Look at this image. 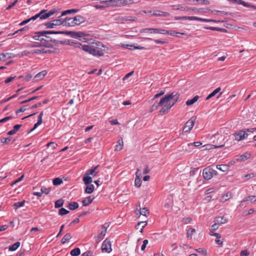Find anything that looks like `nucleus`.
<instances>
[{
	"label": "nucleus",
	"instance_id": "obj_1",
	"mask_svg": "<svg viewBox=\"0 0 256 256\" xmlns=\"http://www.w3.org/2000/svg\"><path fill=\"white\" fill-rule=\"evenodd\" d=\"M75 48H80L84 51L94 56H101L104 55V52L108 48L100 42L92 43L90 44H82L80 42H72Z\"/></svg>",
	"mask_w": 256,
	"mask_h": 256
},
{
	"label": "nucleus",
	"instance_id": "obj_2",
	"mask_svg": "<svg viewBox=\"0 0 256 256\" xmlns=\"http://www.w3.org/2000/svg\"><path fill=\"white\" fill-rule=\"evenodd\" d=\"M46 34H64L69 35L73 38H82L86 35L82 32L42 30L35 32L32 38L35 40H40V43L44 42L45 38L43 37H45Z\"/></svg>",
	"mask_w": 256,
	"mask_h": 256
},
{
	"label": "nucleus",
	"instance_id": "obj_3",
	"mask_svg": "<svg viewBox=\"0 0 256 256\" xmlns=\"http://www.w3.org/2000/svg\"><path fill=\"white\" fill-rule=\"evenodd\" d=\"M49 34H46L45 36L44 44H48L51 46V47H47L48 48H52L54 46H58L59 44H68L66 40H60L58 38L48 36Z\"/></svg>",
	"mask_w": 256,
	"mask_h": 256
},
{
	"label": "nucleus",
	"instance_id": "obj_4",
	"mask_svg": "<svg viewBox=\"0 0 256 256\" xmlns=\"http://www.w3.org/2000/svg\"><path fill=\"white\" fill-rule=\"evenodd\" d=\"M86 18L84 17L78 15L74 18H72L71 22L66 23V26H74L76 25H80L84 22Z\"/></svg>",
	"mask_w": 256,
	"mask_h": 256
},
{
	"label": "nucleus",
	"instance_id": "obj_5",
	"mask_svg": "<svg viewBox=\"0 0 256 256\" xmlns=\"http://www.w3.org/2000/svg\"><path fill=\"white\" fill-rule=\"evenodd\" d=\"M217 174V172L210 167L206 168L202 170V176L206 180L211 179L214 175Z\"/></svg>",
	"mask_w": 256,
	"mask_h": 256
},
{
	"label": "nucleus",
	"instance_id": "obj_6",
	"mask_svg": "<svg viewBox=\"0 0 256 256\" xmlns=\"http://www.w3.org/2000/svg\"><path fill=\"white\" fill-rule=\"evenodd\" d=\"M196 118L195 116L192 117L185 124L183 132H189L193 128Z\"/></svg>",
	"mask_w": 256,
	"mask_h": 256
},
{
	"label": "nucleus",
	"instance_id": "obj_7",
	"mask_svg": "<svg viewBox=\"0 0 256 256\" xmlns=\"http://www.w3.org/2000/svg\"><path fill=\"white\" fill-rule=\"evenodd\" d=\"M64 24L63 18H58L52 20L50 22L44 24V26L47 28H52L54 26H60Z\"/></svg>",
	"mask_w": 256,
	"mask_h": 256
},
{
	"label": "nucleus",
	"instance_id": "obj_8",
	"mask_svg": "<svg viewBox=\"0 0 256 256\" xmlns=\"http://www.w3.org/2000/svg\"><path fill=\"white\" fill-rule=\"evenodd\" d=\"M230 2L233 3V4H242L245 7L247 8H252L254 10H256V6L250 3L246 2L244 0H227Z\"/></svg>",
	"mask_w": 256,
	"mask_h": 256
},
{
	"label": "nucleus",
	"instance_id": "obj_9",
	"mask_svg": "<svg viewBox=\"0 0 256 256\" xmlns=\"http://www.w3.org/2000/svg\"><path fill=\"white\" fill-rule=\"evenodd\" d=\"M106 224L102 226L101 229L100 230V233L96 236L95 237L96 241L97 242H100L101 240H102L104 238V237L105 236V235L106 234V229H107L108 227V225L107 226H105Z\"/></svg>",
	"mask_w": 256,
	"mask_h": 256
},
{
	"label": "nucleus",
	"instance_id": "obj_10",
	"mask_svg": "<svg viewBox=\"0 0 256 256\" xmlns=\"http://www.w3.org/2000/svg\"><path fill=\"white\" fill-rule=\"evenodd\" d=\"M248 135V134L246 133V131H244V130H240L234 134V140L237 141L242 140L244 139Z\"/></svg>",
	"mask_w": 256,
	"mask_h": 256
},
{
	"label": "nucleus",
	"instance_id": "obj_11",
	"mask_svg": "<svg viewBox=\"0 0 256 256\" xmlns=\"http://www.w3.org/2000/svg\"><path fill=\"white\" fill-rule=\"evenodd\" d=\"M172 98V96L170 95H165L160 99L159 102H156L153 104L158 108L160 106H162L166 104H168V100Z\"/></svg>",
	"mask_w": 256,
	"mask_h": 256
},
{
	"label": "nucleus",
	"instance_id": "obj_12",
	"mask_svg": "<svg viewBox=\"0 0 256 256\" xmlns=\"http://www.w3.org/2000/svg\"><path fill=\"white\" fill-rule=\"evenodd\" d=\"M166 95H170L172 96L168 100L169 103L168 104V106L172 105V107L178 102L180 96V94L174 92Z\"/></svg>",
	"mask_w": 256,
	"mask_h": 256
},
{
	"label": "nucleus",
	"instance_id": "obj_13",
	"mask_svg": "<svg viewBox=\"0 0 256 256\" xmlns=\"http://www.w3.org/2000/svg\"><path fill=\"white\" fill-rule=\"evenodd\" d=\"M111 243L108 239L105 240L102 246V252H110L111 251Z\"/></svg>",
	"mask_w": 256,
	"mask_h": 256
},
{
	"label": "nucleus",
	"instance_id": "obj_14",
	"mask_svg": "<svg viewBox=\"0 0 256 256\" xmlns=\"http://www.w3.org/2000/svg\"><path fill=\"white\" fill-rule=\"evenodd\" d=\"M164 29L160 28H142L140 30V32H150V33L155 34H163Z\"/></svg>",
	"mask_w": 256,
	"mask_h": 256
},
{
	"label": "nucleus",
	"instance_id": "obj_15",
	"mask_svg": "<svg viewBox=\"0 0 256 256\" xmlns=\"http://www.w3.org/2000/svg\"><path fill=\"white\" fill-rule=\"evenodd\" d=\"M27 46L29 47V48H36V47H41V46L51 47V46L48 44H44L43 42L40 43V42H36L34 44H30V43L28 44Z\"/></svg>",
	"mask_w": 256,
	"mask_h": 256
},
{
	"label": "nucleus",
	"instance_id": "obj_16",
	"mask_svg": "<svg viewBox=\"0 0 256 256\" xmlns=\"http://www.w3.org/2000/svg\"><path fill=\"white\" fill-rule=\"evenodd\" d=\"M47 72L46 70H42L38 74H36L34 78V81H38L42 79L44 76L46 74Z\"/></svg>",
	"mask_w": 256,
	"mask_h": 256
},
{
	"label": "nucleus",
	"instance_id": "obj_17",
	"mask_svg": "<svg viewBox=\"0 0 256 256\" xmlns=\"http://www.w3.org/2000/svg\"><path fill=\"white\" fill-rule=\"evenodd\" d=\"M98 166H96L94 167H93L91 169H88L86 171V175L90 176V175H93L94 176H95L98 173V172L96 171V170L98 168Z\"/></svg>",
	"mask_w": 256,
	"mask_h": 256
},
{
	"label": "nucleus",
	"instance_id": "obj_18",
	"mask_svg": "<svg viewBox=\"0 0 256 256\" xmlns=\"http://www.w3.org/2000/svg\"><path fill=\"white\" fill-rule=\"evenodd\" d=\"M94 198L92 196H90L87 197L86 198L82 200V203L84 206H87L90 204L94 200Z\"/></svg>",
	"mask_w": 256,
	"mask_h": 256
},
{
	"label": "nucleus",
	"instance_id": "obj_19",
	"mask_svg": "<svg viewBox=\"0 0 256 256\" xmlns=\"http://www.w3.org/2000/svg\"><path fill=\"white\" fill-rule=\"evenodd\" d=\"M22 126V124H16L13 127L12 130L8 131L7 132V134L10 135V136H12V135L14 134H15L16 133V132L21 128Z\"/></svg>",
	"mask_w": 256,
	"mask_h": 256
},
{
	"label": "nucleus",
	"instance_id": "obj_20",
	"mask_svg": "<svg viewBox=\"0 0 256 256\" xmlns=\"http://www.w3.org/2000/svg\"><path fill=\"white\" fill-rule=\"evenodd\" d=\"M147 224L146 221H142L138 222L136 225L135 226V228L136 230L140 229V232H143V228H144Z\"/></svg>",
	"mask_w": 256,
	"mask_h": 256
},
{
	"label": "nucleus",
	"instance_id": "obj_21",
	"mask_svg": "<svg viewBox=\"0 0 256 256\" xmlns=\"http://www.w3.org/2000/svg\"><path fill=\"white\" fill-rule=\"evenodd\" d=\"M123 47L129 50L138 49V50H145L146 48L144 46H134L132 44H123Z\"/></svg>",
	"mask_w": 256,
	"mask_h": 256
},
{
	"label": "nucleus",
	"instance_id": "obj_22",
	"mask_svg": "<svg viewBox=\"0 0 256 256\" xmlns=\"http://www.w3.org/2000/svg\"><path fill=\"white\" fill-rule=\"evenodd\" d=\"M140 171V170L139 168L136 170V178L134 182L135 186L138 188L140 187L142 184L141 178H140V176L138 175V174Z\"/></svg>",
	"mask_w": 256,
	"mask_h": 256
},
{
	"label": "nucleus",
	"instance_id": "obj_23",
	"mask_svg": "<svg viewBox=\"0 0 256 256\" xmlns=\"http://www.w3.org/2000/svg\"><path fill=\"white\" fill-rule=\"evenodd\" d=\"M124 142L122 138H120L117 141V144L116 146L115 150L120 151L122 150L123 148Z\"/></svg>",
	"mask_w": 256,
	"mask_h": 256
},
{
	"label": "nucleus",
	"instance_id": "obj_24",
	"mask_svg": "<svg viewBox=\"0 0 256 256\" xmlns=\"http://www.w3.org/2000/svg\"><path fill=\"white\" fill-rule=\"evenodd\" d=\"M46 10H42L39 12L40 20H45L50 17L49 14L46 12Z\"/></svg>",
	"mask_w": 256,
	"mask_h": 256
},
{
	"label": "nucleus",
	"instance_id": "obj_25",
	"mask_svg": "<svg viewBox=\"0 0 256 256\" xmlns=\"http://www.w3.org/2000/svg\"><path fill=\"white\" fill-rule=\"evenodd\" d=\"M172 105H164L162 108L159 111V113L162 114L168 113V110L171 108Z\"/></svg>",
	"mask_w": 256,
	"mask_h": 256
},
{
	"label": "nucleus",
	"instance_id": "obj_26",
	"mask_svg": "<svg viewBox=\"0 0 256 256\" xmlns=\"http://www.w3.org/2000/svg\"><path fill=\"white\" fill-rule=\"evenodd\" d=\"M78 11V9H71V10H64L62 12V14L61 16L59 17V18L62 16H66L68 14L76 13Z\"/></svg>",
	"mask_w": 256,
	"mask_h": 256
},
{
	"label": "nucleus",
	"instance_id": "obj_27",
	"mask_svg": "<svg viewBox=\"0 0 256 256\" xmlns=\"http://www.w3.org/2000/svg\"><path fill=\"white\" fill-rule=\"evenodd\" d=\"M94 186L92 184H87L84 192L86 194H92L94 190Z\"/></svg>",
	"mask_w": 256,
	"mask_h": 256
},
{
	"label": "nucleus",
	"instance_id": "obj_28",
	"mask_svg": "<svg viewBox=\"0 0 256 256\" xmlns=\"http://www.w3.org/2000/svg\"><path fill=\"white\" fill-rule=\"evenodd\" d=\"M82 180L86 185L91 184L92 182V178L89 176L86 175V174L84 175Z\"/></svg>",
	"mask_w": 256,
	"mask_h": 256
},
{
	"label": "nucleus",
	"instance_id": "obj_29",
	"mask_svg": "<svg viewBox=\"0 0 256 256\" xmlns=\"http://www.w3.org/2000/svg\"><path fill=\"white\" fill-rule=\"evenodd\" d=\"M199 96H194L192 98L188 100L186 102V104L187 106H190L195 103L198 99Z\"/></svg>",
	"mask_w": 256,
	"mask_h": 256
},
{
	"label": "nucleus",
	"instance_id": "obj_30",
	"mask_svg": "<svg viewBox=\"0 0 256 256\" xmlns=\"http://www.w3.org/2000/svg\"><path fill=\"white\" fill-rule=\"evenodd\" d=\"M152 15L156 16H166L169 15V14L167 12H164L160 10H156L154 12Z\"/></svg>",
	"mask_w": 256,
	"mask_h": 256
},
{
	"label": "nucleus",
	"instance_id": "obj_31",
	"mask_svg": "<svg viewBox=\"0 0 256 256\" xmlns=\"http://www.w3.org/2000/svg\"><path fill=\"white\" fill-rule=\"evenodd\" d=\"M78 208V204L77 202H74L70 203L68 206V208L70 210H74Z\"/></svg>",
	"mask_w": 256,
	"mask_h": 256
},
{
	"label": "nucleus",
	"instance_id": "obj_32",
	"mask_svg": "<svg viewBox=\"0 0 256 256\" xmlns=\"http://www.w3.org/2000/svg\"><path fill=\"white\" fill-rule=\"evenodd\" d=\"M25 202H26L25 200H23L21 202H18L14 203V204H13V206L14 209L16 210L18 208L23 206H24Z\"/></svg>",
	"mask_w": 256,
	"mask_h": 256
},
{
	"label": "nucleus",
	"instance_id": "obj_33",
	"mask_svg": "<svg viewBox=\"0 0 256 256\" xmlns=\"http://www.w3.org/2000/svg\"><path fill=\"white\" fill-rule=\"evenodd\" d=\"M164 32H163V34H170L171 36H179L178 35H176V34H184V33L176 32L174 30H164Z\"/></svg>",
	"mask_w": 256,
	"mask_h": 256
},
{
	"label": "nucleus",
	"instance_id": "obj_34",
	"mask_svg": "<svg viewBox=\"0 0 256 256\" xmlns=\"http://www.w3.org/2000/svg\"><path fill=\"white\" fill-rule=\"evenodd\" d=\"M140 214L147 216L149 214V211L147 208H144L142 209L140 208L138 210Z\"/></svg>",
	"mask_w": 256,
	"mask_h": 256
},
{
	"label": "nucleus",
	"instance_id": "obj_35",
	"mask_svg": "<svg viewBox=\"0 0 256 256\" xmlns=\"http://www.w3.org/2000/svg\"><path fill=\"white\" fill-rule=\"evenodd\" d=\"M20 242H16L8 248V250L10 251H14L18 248L20 246Z\"/></svg>",
	"mask_w": 256,
	"mask_h": 256
},
{
	"label": "nucleus",
	"instance_id": "obj_36",
	"mask_svg": "<svg viewBox=\"0 0 256 256\" xmlns=\"http://www.w3.org/2000/svg\"><path fill=\"white\" fill-rule=\"evenodd\" d=\"M72 236L70 234H66L63 238L62 239L61 242L62 244H64L67 241L69 240L71 238Z\"/></svg>",
	"mask_w": 256,
	"mask_h": 256
},
{
	"label": "nucleus",
	"instance_id": "obj_37",
	"mask_svg": "<svg viewBox=\"0 0 256 256\" xmlns=\"http://www.w3.org/2000/svg\"><path fill=\"white\" fill-rule=\"evenodd\" d=\"M80 254V250L79 248H76L70 252V254L72 256H78Z\"/></svg>",
	"mask_w": 256,
	"mask_h": 256
},
{
	"label": "nucleus",
	"instance_id": "obj_38",
	"mask_svg": "<svg viewBox=\"0 0 256 256\" xmlns=\"http://www.w3.org/2000/svg\"><path fill=\"white\" fill-rule=\"evenodd\" d=\"M218 224H223L226 222V220L224 216H219L215 220Z\"/></svg>",
	"mask_w": 256,
	"mask_h": 256
},
{
	"label": "nucleus",
	"instance_id": "obj_39",
	"mask_svg": "<svg viewBox=\"0 0 256 256\" xmlns=\"http://www.w3.org/2000/svg\"><path fill=\"white\" fill-rule=\"evenodd\" d=\"M216 168L218 169L222 172H226L228 170V166L226 164L218 165Z\"/></svg>",
	"mask_w": 256,
	"mask_h": 256
},
{
	"label": "nucleus",
	"instance_id": "obj_40",
	"mask_svg": "<svg viewBox=\"0 0 256 256\" xmlns=\"http://www.w3.org/2000/svg\"><path fill=\"white\" fill-rule=\"evenodd\" d=\"M64 203V200L62 199H59L55 202L54 206L56 208L62 207Z\"/></svg>",
	"mask_w": 256,
	"mask_h": 256
},
{
	"label": "nucleus",
	"instance_id": "obj_41",
	"mask_svg": "<svg viewBox=\"0 0 256 256\" xmlns=\"http://www.w3.org/2000/svg\"><path fill=\"white\" fill-rule=\"evenodd\" d=\"M28 108V105H24L22 106H21L20 108L18 109L16 113V114H18V113L21 112H24L26 111L27 109Z\"/></svg>",
	"mask_w": 256,
	"mask_h": 256
},
{
	"label": "nucleus",
	"instance_id": "obj_42",
	"mask_svg": "<svg viewBox=\"0 0 256 256\" xmlns=\"http://www.w3.org/2000/svg\"><path fill=\"white\" fill-rule=\"evenodd\" d=\"M47 52H45V50L44 48L40 50H34L31 51L32 54H46Z\"/></svg>",
	"mask_w": 256,
	"mask_h": 256
},
{
	"label": "nucleus",
	"instance_id": "obj_43",
	"mask_svg": "<svg viewBox=\"0 0 256 256\" xmlns=\"http://www.w3.org/2000/svg\"><path fill=\"white\" fill-rule=\"evenodd\" d=\"M52 183L54 186H58L62 183V180L60 178H56L53 180Z\"/></svg>",
	"mask_w": 256,
	"mask_h": 256
},
{
	"label": "nucleus",
	"instance_id": "obj_44",
	"mask_svg": "<svg viewBox=\"0 0 256 256\" xmlns=\"http://www.w3.org/2000/svg\"><path fill=\"white\" fill-rule=\"evenodd\" d=\"M207 28L212 30H216V31H219V32H226L227 31L226 29H224V28H219L218 27H212H212L208 28Z\"/></svg>",
	"mask_w": 256,
	"mask_h": 256
},
{
	"label": "nucleus",
	"instance_id": "obj_45",
	"mask_svg": "<svg viewBox=\"0 0 256 256\" xmlns=\"http://www.w3.org/2000/svg\"><path fill=\"white\" fill-rule=\"evenodd\" d=\"M70 212V211L66 210L64 208H61L58 210V214L60 216H64L66 214H68Z\"/></svg>",
	"mask_w": 256,
	"mask_h": 256
},
{
	"label": "nucleus",
	"instance_id": "obj_46",
	"mask_svg": "<svg viewBox=\"0 0 256 256\" xmlns=\"http://www.w3.org/2000/svg\"><path fill=\"white\" fill-rule=\"evenodd\" d=\"M196 232V230L194 228H189L186 232V236L188 238H191L192 235L194 232Z\"/></svg>",
	"mask_w": 256,
	"mask_h": 256
},
{
	"label": "nucleus",
	"instance_id": "obj_47",
	"mask_svg": "<svg viewBox=\"0 0 256 256\" xmlns=\"http://www.w3.org/2000/svg\"><path fill=\"white\" fill-rule=\"evenodd\" d=\"M224 146V144L220 145V146H216L212 145V144H207V145L204 146L206 147L205 149L210 150V149H212V148H222V147Z\"/></svg>",
	"mask_w": 256,
	"mask_h": 256
},
{
	"label": "nucleus",
	"instance_id": "obj_48",
	"mask_svg": "<svg viewBox=\"0 0 256 256\" xmlns=\"http://www.w3.org/2000/svg\"><path fill=\"white\" fill-rule=\"evenodd\" d=\"M84 256H95L96 253H94L91 250H88L82 254Z\"/></svg>",
	"mask_w": 256,
	"mask_h": 256
},
{
	"label": "nucleus",
	"instance_id": "obj_49",
	"mask_svg": "<svg viewBox=\"0 0 256 256\" xmlns=\"http://www.w3.org/2000/svg\"><path fill=\"white\" fill-rule=\"evenodd\" d=\"M202 142H191L188 144V146H196L198 147L202 145Z\"/></svg>",
	"mask_w": 256,
	"mask_h": 256
},
{
	"label": "nucleus",
	"instance_id": "obj_50",
	"mask_svg": "<svg viewBox=\"0 0 256 256\" xmlns=\"http://www.w3.org/2000/svg\"><path fill=\"white\" fill-rule=\"evenodd\" d=\"M50 188H46L44 186H42L41 188V192L42 193H44L46 194H49L50 192Z\"/></svg>",
	"mask_w": 256,
	"mask_h": 256
},
{
	"label": "nucleus",
	"instance_id": "obj_51",
	"mask_svg": "<svg viewBox=\"0 0 256 256\" xmlns=\"http://www.w3.org/2000/svg\"><path fill=\"white\" fill-rule=\"evenodd\" d=\"M12 140V137L4 138L0 139V142L2 144H8Z\"/></svg>",
	"mask_w": 256,
	"mask_h": 256
},
{
	"label": "nucleus",
	"instance_id": "obj_52",
	"mask_svg": "<svg viewBox=\"0 0 256 256\" xmlns=\"http://www.w3.org/2000/svg\"><path fill=\"white\" fill-rule=\"evenodd\" d=\"M196 250L199 253H201L204 256H206L207 255L206 250L204 248H199L196 249Z\"/></svg>",
	"mask_w": 256,
	"mask_h": 256
},
{
	"label": "nucleus",
	"instance_id": "obj_53",
	"mask_svg": "<svg viewBox=\"0 0 256 256\" xmlns=\"http://www.w3.org/2000/svg\"><path fill=\"white\" fill-rule=\"evenodd\" d=\"M44 115V112H41L40 114L38 115V122H37L40 124V125L42 124V116Z\"/></svg>",
	"mask_w": 256,
	"mask_h": 256
},
{
	"label": "nucleus",
	"instance_id": "obj_54",
	"mask_svg": "<svg viewBox=\"0 0 256 256\" xmlns=\"http://www.w3.org/2000/svg\"><path fill=\"white\" fill-rule=\"evenodd\" d=\"M194 2H199L200 4L206 5H208L210 4V2L208 0H192Z\"/></svg>",
	"mask_w": 256,
	"mask_h": 256
},
{
	"label": "nucleus",
	"instance_id": "obj_55",
	"mask_svg": "<svg viewBox=\"0 0 256 256\" xmlns=\"http://www.w3.org/2000/svg\"><path fill=\"white\" fill-rule=\"evenodd\" d=\"M12 118H13V117L12 116H6V117L0 120V123L5 122Z\"/></svg>",
	"mask_w": 256,
	"mask_h": 256
},
{
	"label": "nucleus",
	"instance_id": "obj_56",
	"mask_svg": "<svg viewBox=\"0 0 256 256\" xmlns=\"http://www.w3.org/2000/svg\"><path fill=\"white\" fill-rule=\"evenodd\" d=\"M214 11L217 12H219V13H220L222 14H224V15H230V16H233L234 15V14H233V13L229 12H224V11H221V10H216Z\"/></svg>",
	"mask_w": 256,
	"mask_h": 256
},
{
	"label": "nucleus",
	"instance_id": "obj_57",
	"mask_svg": "<svg viewBox=\"0 0 256 256\" xmlns=\"http://www.w3.org/2000/svg\"><path fill=\"white\" fill-rule=\"evenodd\" d=\"M28 29V27L27 26H26L20 30H17L15 32V33H17V34H20V33L24 31V30H26Z\"/></svg>",
	"mask_w": 256,
	"mask_h": 256
},
{
	"label": "nucleus",
	"instance_id": "obj_58",
	"mask_svg": "<svg viewBox=\"0 0 256 256\" xmlns=\"http://www.w3.org/2000/svg\"><path fill=\"white\" fill-rule=\"evenodd\" d=\"M196 18V16H182V20H194Z\"/></svg>",
	"mask_w": 256,
	"mask_h": 256
},
{
	"label": "nucleus",
	"instance_id": "obj_59",
	"mask_svg": "<svg viewBox=\"0 0 256 256\" xmlns=\"http://www.w3.org/2000/svg\"><path fill=\"white\" fill-rule=\"evenodd\" d=\"M198 170V168H192L190 172V176H194L195 174V173Z\"/></svg>",
	"mask_w": 256,
	"mask_h": 256
},
{
	"label": "nucleus",
	"instance_id": "obj_60",
	"mask_svg": "<svg viewBox=\"0 0 256 256\" xmlns=\"http://www.w3.org/2000/svg\"><path fill=\"white\" fill-rule=\"evenodd\" d=\"M250 154H248V155L242 154L240 156V158L241 160H246L250 158Z\"/></svg>",
	"mask_w": 256,
	"mask_h": 256
},
{
	"label": "nucleus",
	"instance_id": "obj_61",
	"mask_svg": "<svg viewBox=\"0 0 256 256\" xmlns=\"http://www.w3.org/2000/svg\"><path fill=\"white\" fill-rule=\"evenodd\" d=\"M221 88L220 87H218V88H216V90H214L212 93H210V94H211V96H214L217 93H218V92H220Z\"/></svg>",
	"mask_w": 256,
	"mask_h": 256
},
{
	"label": "nucleus",
	"instance_id": "obj_62",
	"mask_svg": "<svg viewBox=\"0 0 256 256\" xmlns=\"http://www.w3.org/2000/svg\"><path fill=\"white\" fill-rule=\"evenodd\" d=\"M8 53H2L0 54V60H4V58L8 56Z\"/></svg>",
	"mask_w": 256,
	"mask_h": 256
},
{
	"label": "nucleus",
	"instance_id": "obj_63",
	"mask_svg": "<svg viewBox=\"0 0 256 256\" xmlns=\"http://www.w3.org/2000/svg\"><path fill=\"white\" fill-rule=\"evenodd\" d=\"M148 240H144L143 244L141 246L142 250H144L146 248V247L147 244H148Z\"/></svg>",
	"mask_w": 256,
	"mask_h": 256
},
{
	"label": "nucleus",
	"instance_id": "obj_64",
	"mask_svg": "<svg viewBox=\"0 0 256 256\" xmlns=\"http://www.w3.org/2000/svg\"><path fill=\"white\" fill-rule=\"evenodd\" d=\"M248 198H249V201L251 202H256V196H248Z\"/></svg>",
	"mask_w": 256,
	"mask_h": 256
}]
</instances>
